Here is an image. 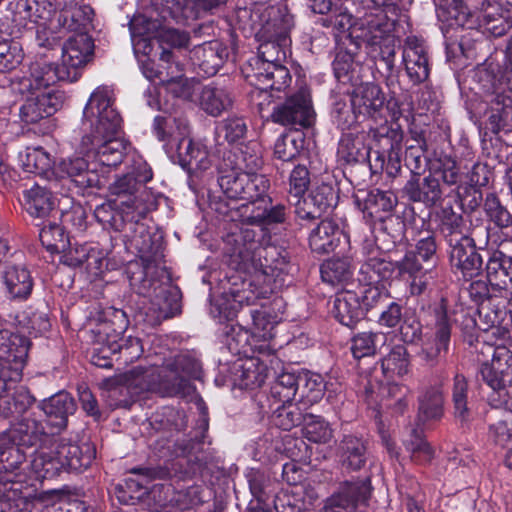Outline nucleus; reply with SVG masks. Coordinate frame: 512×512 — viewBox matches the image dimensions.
<instances>
[{"label": "nucleus", "instance_id": "obj_50", "mask_svg": "<svg viewBox=\"0 0 512 512\" xmlns=\"http://www.w3.org/2000/svg\"><path fill=\"white\" fill-rule=\"evenodd\" d=\"M443 415V394L439 388H431L420 399L419 418L437 420Z\"/></svg>", "mask_w": 512, "mask_h": 512}, {"label": "nucleus", "instance_id": "obj_53", "mask_svg": "<svg viewBox=\"0 0 512 512\" xmlns=\"http://www.w3.org/2000/svg\"><path fill=\"white\" fill-rule=\"evenodd\" d=\"M227 156H230L233 161L229 167L245 174H258L257 171L263 164L260 155L248 147L240 150L239 153H229Z\"/></svg>", "mask_w": 512, "mask_h": 512}, {"label": "nucleus", "instance_id": "obj_16", "mask_svg": "<svg viewBox=\"0 0 512 512\" xmlns=\"http://www.w3.org/2000/svg\"><path fill=\"white\" fill-rule=\"evenodd\" d=\"M154 118L152 131L156 138L164 143L168 154H174L178 145H184L189 138L190 130L184 117L172 114V110Z\"/></svg>", "mask_w": 512, "mask_h": 512}, {"label": "nucleus", "instance_id": "obj_15", "mask_svg": "<svg viewBox=\"0 0 512 512\" xmlns=\"http://www.w3.org/2000/svg\"><path fill=\"white\" fill-rule=\"evenodd\" d=\"M272 120L281 125L310 126L314 120V111L308 89L301 87L283 105L276 107Z\"/></svg>", "mask_w": 512, "mask_h": 512}, {"label": "nucleus", "instance_id": "obj_34", "mask_svg": "<svg viewBox=\"0 0 512 512\" xmlns=\"http://www.w3.org/2000/svg\"><path fill=\"white\" fill-rule=\"evenodd\" d=\"M358 113L362 116H372L384 105L381 88L374 83L361 84L351 94Z\"/></svg>", "mask_w": 512, "mask_h": 512}, {"label": "nucleus", "instance_id": "obj_12", "mask_svg": "<svg viewBox=\"0 0 512 512\" xmlns=\"http://www.w3.org/2000/svg\"><path fill=\"white\" fill-rule=\"evenodd\" d=\"M281 365L280 360L273 355H265L263 358L250 357L238 360L232 367V382L240 389H255L262 384L276 368Z\"/></svg>", "mask_w": 512, "mask_h": 512}, {"label": "nucleus", "instance_id": "obj_26", "mask_svg": "<svg viewBox=\"0 0 512 512\" xmlns=\"http://www.w3.org/2000/svg\"><path fill=\"white\" fill-rule=\"evenodd\" d=\"M174 153L181 167L189 173L204 172L212 165L207 146L202 141H193L188 138L184 145H178Z\"/></svg>", "mask_w": 512, "mask_h": 512}, {"label": "nucleus", "instance_id": "obj_64", "mask_svg": "<svg viewBox=\"0 0 512 512\" xmlns=\"http://www.w3.org/2000/svg\"><path fill=\"white\" fill-rule=\"evenodd\" d=\"M309 172L305 166L298 165L296 166L289 178V193L291 196L301 199V197L307 191L309 185Z\"/></svg>", "mask_w": 512, "mask_h": 512}, {"label": "nucleus", "instance_id": "obj_46", "mask_svg": "<svg viewBox=\"0 0 512 512\" xmlns=\"http://www.w3.org/2000/svg\"><path fill=\"white\" fill-rule=\"evenodd\" d=\"M304 147V136L299 131L280 135L274 144V156L281 161L296 158Z\"/></svg>", "mask_w": 512, "mask_h": 512}, {"label": "nucleus", "instance_id": "obj_32", "mask_svg": "<svg viewBox=\"0 0 512 512\" xmlns=\"http://www.w3.org/2000/svg\"><path fill=\"white\" fill-rule=\"evenodd\" d=\"M487 279L498 290L512 291V259L500 251H495L488 259Z\"/></svg>", "mask_w": 512, "mask_h": 512}, {"label": "nucleus", "instance_id": "obj_40", "mask_svg": "<svg viewBox=\"0 0 512 512\" xmlns=\"http://www.w3.org/2000/svg\"><path fill=\"white\" fill-rule=\"evenodd\" d=\"M24 208L33 217H45L53 209L52 193L38 184L24 191Z\"/></svg>", "mask_w": 512, "mask_h": 512}, {"label": "nucleus", "instance_id": "obj_35", "mask_svg": "<svg viewBox=\"0 0 512 512\" xmlns=\"http://www.w3.org/2000/svg\"><path fill=\"white\" fill-rule=\"evenodd\" d=\"M226 56V49L218 41L205 43L193 51V57L207 76H213L217 73Z\"/></svg>", "mask_w": 512, "mask_h": 512}, {"label": "nucleus", "instance_id": "obj_52", "mask_svg": "<svg viewBox=\"0 0 512 512\" xmlns=\"http://www.w3.org/2000/svg\"><path fill=\"white\" fill-rule=\"evenodd\" d=\"M370 490V481L368 479L346 483L338 495L339 505L349 507L357 502L366 501Z\"/></svg>", "mask_w": 512, "mask_h": 512}, {"label": "nucleus", "instance_id": "obj_62", "mask_svg": "<svg viewBox=\"0 0 512 512\" xmlns=\"http://www.w3.org/2000/svg\"><path fill=\"white\" fill-rule=\"evenodd\" d=\"M43 246L50 252H57L65 247V235L63 229L57 224L45 225L39 233Z\"/></svg>", "mask_w": 512, "mask_h": 512}, {"label": "nucleus", "instance_id": "obj_18", "mask_svg": "<svg viewBox=\"0 0 512 512\" xmlns=\"http://www.w3.org/2000/svg\"><path fill=\"white\" fill-rule=\"evenodd\" d=\"M109 189L112 195L119 198V206L127 217L133 213L142 218L146 216L149 207L144 198L145 191L140 192L142 187L131 174L116 179Z\"/></svg>", "mask_w": 512, "mask_h": 512}, {"label": "nucleus", "instance_id": "obj_58", "mask_svg": "<svg viewBox=\"0 0 512 512\" xmlns=\"http://www.w3.org/2000/svg\"><path fill=\"white\" fill-rule=\"evenodd\" d=\"M23 60V50L17 42H0V72L17 68Z\"/></svg>", "mask_w": 512, "mask_h": 512}, {"label": "nucleus", "instance_id": "obj_48", "mask_svg": "<svg viewBox=\"0 0 512 512\" xmlns=\"http://www.w3.org/2000/svg\"><path fill=\"white\" fill-rule=\"evenodd\" d=\"M439 229L450 245L466 236L463 229V220L460 214L453 211L451 207H445L439 213Z\"/></svg>", "mask_w": 512, "mask_h": 512}, {"label": "nucleus", "instance_id": "obj_45", "mask_svg": "<svg viewBox=\"0 0 512 512\" xmlns=\"http://www.w3.org/2000/svg\"><path fill=\"white\" fill-rule=\"evenodd\" d=\"M231 104V98L224 89L206 86L201 92L200 105L211 116H219Z\"/></svg>", "mask_w": 512, "mask_h": 512}, {"label": "nucleus", "instance_id": "obj_27", "mask_svg": "<svg viewBox=\"0 0 512 512\" xmlns=\"http://www.w3.org/2000/svg\"><path fill=\"white\" fill-rule=\"evenodd\" d=\"M348 244V237L334 221L326 219L321 221L314 228L309 236V245L317 254H328L333 252L340 244L341 239Z\"/></svg>", "mask_w": 512, "mask_h": 512}, {"label": "nucleus", "instance_id": "obj_63", "mask_svg": "<svg viewBox=\"0 0 512 512\" xmlns=\"http://www.w3.org/2000/svg\"><path fill=\"white\" fill-rule=\"evenodd\" d=\"M506 410L510 413L508 418L491 425L489 430V437L495 444L502 447L512 445V412L509 409Z\"/></svg>", "mask_w": 512, "mask_h": 512}, {"label": "nucleus", "instance_id": "obj_9", "mask_svg": "<svg viewBox=\"0 0 512 512\" xmlns=\"http://www.w3.org/2000/svg\"><path fill=\"white\" fill-rule=\"evenodd\" d=\"M492 351L490 362L481 367L483 380L492 389L488 396L494 408L509 409L512 412V352L505 346H487Z\"/></svg>", "mask_w": 512, "mask_h": 512}, {"label": "nucleus", "instance_id": "obj_51", "mask_svg": "<svg viewBox=\"0 0 512 512\" xmlns=\"http://www.w3.org/2000/svg\"><path fill=\"white\" fill-rule=\"evenodd\" d=\"M304 436L314 443H327L332 438V429L329 424L320 416L305 415L303 418Z\"/></svg>", "mask_w": 512, "mask_h": 512}, {"label": "nucleus", "instance_id": "obj_4", "mask_svg": "<svg viewBox=\"0 0 512 512\" xmlns=\"http://www.w3.org/2000/svg\"><path fill=\"white\" fill-rule=\"evenodd\" d=\"M30 340L18 333L0 330V416L17 417L25 414L34 403L26 387L19 386L13 393L12 383L22 377L26 365Z\"/></svg>", "mask_w": 512, "mask_h": 512}, {"label": "nucleus", "instance_id": "obj_10", "mask_svg": "<svg viewBox=\"0 0 512 512\" xmlns=\"http://www.w3.org/2000/svg\"><path fill=\"white\" fill-rule=\"evenodd\" d=\"M230 156H225L219 166L218 183L229 199L251 200L263 195L269 188V180L262 174H245L230 168Z\"/></svg>", "mask_w": 512, "mask_h": 512}, {"label": "nucleus", "instance_id": "obj_8", "mask_svg": "<svg viewBox=\"0 0 512 512\" xmlns=\"http://www.w3.org/2000/svg\"><path fill=\"white\" fill-rule=\"evenodd\" d=\"M478 89L486 93V102L489 103L487 111V129L493 133L512 128V99L504 89V77L500 75V68L493 59H486L478 65L472 75Z\"/></svg>", "mask_w": 512, "mask_h": 512}, {"label": "nucleus", "instance_id": "obj_29", "mask_svg": "<svg viewBox=\"0 0 512 512\" xmlns=\"http://www.w3.org/2000/svg\"><path fill=\"white\" fill-rule=\"evenodd\" d=\"M40 408L52 426L63 429L69 415L76 411V404L69 393L61 391L42 401Z\"/></svg>", "mask_w": 512, "mask_h": 512}, {"label": "nucleus", "instance_id": "obj_33", "mask_svg": "<svg viewBox=\"0 0 512 512\" xmlns=\"http://www.w3.org/2000/svg\"><path fill=\"white\" fill-rule=\"evenodd\" d=\"M158 27L157 22L144 15H137L130 21V34L135 54L146 56L152 51L151 38Z\"/></svg>", "mask_w": 512, "mask_h": 512}, {"label": "nucleus", "instance_id": "obj_42", "mask_svg": "<svg viewBox=\"0 0 512 512\" xmlns=\"http://www.w3.org/2000/svg\"><path fill=\"white\" fill-rule=\"evenodd\" d=\"M320 271L323 281L327 283L332 285L346 283L353 275L351 257L329 259L322 264Z\"/></svg>", "mask_w": 512, "mask_h": 512}, {"label": "nucleus", "instance_id": "obj_44", "mask_svg": "<svg viewBox=\"0 0 512 512\" xmlns=\"http://www.w3.org/2000/svg\"><path fill=\"white\" fill-rule=\"evenodd\" d=\"M342 465L351 470L360 469L366 461V447L364 442L354 436L344 437L341 444Z\"/></svg>", "mask_w": 512, "mask_h": 512}, {"label": "nucleus", "instance_id": "obj_6", "mask_svg": "<svg viewBox=\"0 0 512 512\" xmlns=\"http://www.w3.org/2000/svg\"><path fill=\"white\" fill-rule=\"evenodd\" d=\"M397 18V7L373 8L360 17L353 28L355 38L366 43L367 54L375 61H382L388 72L394 68Z\"/></svg>", "mask_w": 512, "mask_h": 512}, {"label": "nucleus", "instance_id": "obj_13", "mask_svg": "<svg viewBox=\"0 0 512 512\" xmlns=\"http://www.w3.org/2000/svg\"><path fill=\"white\" fill-rule=\"evenodd\" d=\"M94 50L92 38L86 33H78L67 39L62 47L61 76L67 82H75L81 69L91 59Z\"/></svg>", "mask_w": 512, "mask_h": 512}, {"label": "nucleus", "instance_id": "obj_5", "mask_svg": "<svg viewBox=\"0 0 512 512\" xmlns=\"http://www.w3.org/2000/svg\"><path fill=\"white\" fill-rule=\"evenodd\" d=\"M293 25L292 16L283 15L281 23H268L264 27V33L270 32V27H275V31L269 36L270 39L260 43L258 55L248 61V66L244 69L245 77L248 82L263 83L260 90H256L254 96H268L265 89L267 87L285 89L291 82V75L287 67L283 64L286 61L288 45L290 43L289 31Z\"/></svg>", "mask_w": 512, "mask_h": 512}, {"label": "nucleus", "instance_id": "obj_55", "mask_svg": "<svg viewBox=\"0 0 512 512\" xmlns=\"http://www.w3.org/2000/svg\"><path fill=\"white\" fill-rule=\"evenodd\" d=\"M396 203V196L392 192L374 189L367 194L363 209L370 215H373L380 211H391Z\"/></svg>", "mask_w": 512, "mask_h": 512}, {"label": "nucleus", "instance_id": "obj_7", "mask_svg": "<svg viewBox=\"0 0 512 512\" xmlns=\"http://www.w3.org/2000/svg\"><path fill=\"white\" fill-rule=\"evenodd\" d=\"M381 367L387 380L407 374L409 361L405 347L402 345L393 347L382 359ZM408 394L409 389L404 385L389 381L385 385L378 382L374 384L369 381L365 387L364 400L371 408H392L397 413H402L407 407Z\"/></svg>", "mask_w": 512, "mask_h": 512}, {"label": "nucleus", "instance_id": "obj_43", "mask_svg": "<svg viewBox=\"0 0 512 512\" xmlns=\"http://www.w3.org/2000/svg\"><path fill=\"white\" fill-rule=\"evenodd\" d=\"M299 391L298 374L282 372L271 386V399L276 403L292 402Z\"/></svg>", "mask_w": 512, "mask_h": 512}, {"label": "nucleus", "instance_id": "obj_20", "mask_svg": "<svg viewBox=\"0 0 512 512\" xmlns=\"http://www.w3.org/2000/svg\"><path fill=\"white\" fill-rule=\"evenodd\" d=\"M142 217L135 213L131 214L130 220H135L130 224L131 235L128 236V242L131 248L135 249L143 262L150 264L157 262L162 258L161 242L159 238L152 236L148 227L139 222Z\"/></svg>", "mask_w": 512, "mask_h": 512}, {"label": "nucleus", "instance_id": "obj_28", "mask_svg": "<svg viewBox=\"0 0 512 512\" xmlns=\"http://www.w3.org/2000/svg\"><path fill=\"white\" fill-rule=\"evenodd\" d=\"M163 11L177 21L198 18L201 13L218 8L225 0H160Z\"/></svg>", "mask_w": 512, "mask_h": 512}, {"label": "nucleus", "instance_id": "obj_36", "mask_svg": "<svg viewBox=\"0 0 512 512\" xmlns=\"http://www.w3.org/2000/svg\"><path fill=\"white\" fill-rule=\"evenodd\" d=\"M404 191L412 201L428 204H434L442 196L439 180L432 175L425 177L422 183L419 176L413 177L406 183Z\"/></svg>", "mask_w": 512, "mask_h": 512}, {"label": "nucleus", "instance_id": "obj_41", "mask_svg": "<svg viewBox=\"0 0 512 512\" xmlns=\"http://www.w3.org/2000/svg\"><path fill=\"white\" fill-rule=\"evenodd\" d=\"M333 122L341 130L352 128L361 116L351 95L336 97L331 112Z\"/></svg>", "mask_w": 512, "mask_h": 512}, {"label": "nucleus", "instance_id": "obj_61", "mask_svg": "<svg viewBox=\"0 0 512 512\" xmlns=\"http://www.w3.org/2000/svg\"><path fill=\"white\" fill-rule=\"evenodd\" d=\"M147 56L148 55H143V59H139L141 71L144 77L148 79L150 82H155L156 80H158V85H160L165 78L166 68L171 64V53L169 51L162 52L160 60L167 64V66L162 67V69H160V65L156 64Z\"/></svg>", "mask_w": 512, "mask_h": 512}, {"label": "nucleus", "instance_id": "obj_38", "mask_svg": "<svg viewBox=\"0 0 512 512\" xmlns=\"http://www.w3.org/2000/svg\"><path fill=\"white\" fill-rule=\"evenodd\" d=\"M299 402L312 405L322 399L324 392L329 391L333 385L331 381H324L322 376L312 372L298 374Z\"/></svg>", "mask_w": 512, "mask_h": 512}, {"label": "nucleus", "instance_id": "obj_11", "mask_svg": "<svg viewBox=\"0 0 512 512\" xmlns=\"http://www.w3.org/2000/svg\"><path fill=\"white\" fill-rule=\"evenodd\" d=\"M171 94L172 99H187L191 96L192 85L189 80L178 71V66L170 64L166 68L165 78L160 85H151L144 93L149 107L154 110L169 112L176 103L169 99L161 100L162 93Z\"/></svg>", "mask_w": 512, "mask_h": 512}, {"label": "nucleus", "instance_id": "obj_54", "mask_svg": "<svg viewBox=\"0 0 512 512\" xmlns=\"http://www.w3.org/2000/svg\"><path fill=\"white\" fill-rule=\"evenodd\" d=\"M44 501L47 504L59 503V509L65 512H91L84 501L71 497L64 490L44 491Z\"/></svg>", "mask_w": 512, "mask_h": 512}, {"label": "nucleus", "instance_id": "obj_23", "mask_svg": "<svg viewBox=\"0 0 512 512\" xmlns=\"http://www.w3.org/2000/svg\"><path fill=\"white\" fill-rule=\"evenodd\" d=\"M61 67H54L46 61H36L29 67V74L19 81V91H32L43 93L49 91V87L57 81H65L61 74Z\"/></svg>", "mask_w": 512, "mask_h": 512}, {"label": "nucleus", "instance_id": "obj_56", "mask_svg": "<svg viewBox=\"0 0 512 512\" xmlns=\"http://www.w3.org/2000/svg\"><path fill=\"white\" fill-rule=\"evenodd\" d=\"M403 443L407 451L411 453L412 460L424 463L432 459L433 450L418 430L413 429L409 438L405 439Z\"/></svg>", "mask_w": 512, "mask_h": 512}, {"label": "nucleus", "instance_id": "obj_37", "mask_svg": "<svg viewBox=\"0 0 512 512\" xmlns=\"http://www.w3.org/2000/svg\"><path fill=\"white\" fill-rule=\"evenodd\" d=\"M372 154L377 155V160L380 161V167L384 168V157L377 151L368 149L361 138L354 137L351 134H344L339 141L338 155L348 163L364 161L367 158L370 159Z\"/></svg>", "mask_w": 512, "mask_h": 512}, {"label": "nucleus", "instance_id": "obj_3", "mask_svg": "<svg viewBox=\"0 0 512 512\" xmlns=\"http://www.w3.org/2000/svg\"><path fill=\"white\" fill-rule=\"evenodd\" d=\"M254 245L250 243L232 256L237 275L231 277L228 294L239 305L266 297L277 284H283L282 276L289 271V264L284 257H279L276 248Z\"/></svg>", "mask_w": 512, "mask_h": 512}, {"label": "nucleus", "instance_id": "obj_25", "mask_svg": "<svg viewBox=\"0 0 512 512\" xmlns=\"http://www.w3.org/2000/svg\"><path fill=\"white\" fill-rule=\"evenodd\" d=\"M452 247L450 260L452 266L459 269L464 278L476 276L482 266V260L477 253L473 241L467 236H461V239L455 241Z\"/></svg>", "mask_w": 512, "mask_h": 512}, {"label": "nucleus", "instance_id": "obj_59", "mask_svg": "<svg viewBox=\"0 0 512 512\" xmlns=\"http://www.w3.org/2000/svg\"><path fill=\"white\" fill-rule=\"evenodd\" d=\"M468 383L463 375L457 374L454 378L452 389V399L455 409V416L461 420L468 417L469 409L467 406Z\"/></svg>", "mask_w": 512, "mask_h": 512}, {"label": "nucleus", "instance_id": "obj_47", "mask_svg": "<svg viewBox=\"0 0 512 512\" xmlns=\"http://www.w3.org/2000/svg\"><path fill=\"white\" fill-rule=\"evenodd\" d=\"M273 413L271 415V422L283 430H290L301 423L304 416L300 408L292 402L283 404L272 402Z\"/></svg>", "mask_w": 512, "mask_h": 512}, {"label": "nucleus", "instance_id": "obj_21", "mask_svg": "<svg viewBox=\"0 0 512 512\" xmlns=\"http://www.w3.org/2000/svg\"><path fill=\"white\" fill-rule=\"evenodd\" d=\"M337 203V196L330 184L322 183L312 189L307 198L295 202V212L301 219H315Z\"/></svg>", "mask_w": 512, "mask_h": 512}, {"label": "nucleus", "instance_id": "obj_49", "mask_svg": "<svg viewBox=\"0 0 512 512\" xmlns=\"http://www.w3.org/2000/svg\"><path fill=\"white\" fill-rule=\"evenodd\" d=\"M244 201L241 206L233 208L238 210L241 220L252 225H262L266 206L270 204V198L264 193L259 197Z\"/></svg>", "mask_w": 512, "mask_h": 512}, {"label": "nucleus", "instance_id": "obj_19", "mask_svg": "<svg viewBox=\"0 0 512 512\" xmlns=\"http://www.w3.org/2000/svg\"><path fill=\"white\" fill-rule=\"evenodd\" d=\"M482 2V8H484ZM476 8L473 0L469 4L464 3L462 0H451L446 4H440L437 9L438 18L447 24L449 27H466L468 29H475L482 27L481 12L483 9L471 10Z\"/></svg>", "mask_w": 512, "mask_h": 512}, {"label": "nucleus", "instance_id": "obj_24", "mask_svg": "<svg viewBox=\"0 0 512 512\" xmlns=\"http://www.w3.org/2000/svg\"><path fill=\"white\" fill-rule=\"evenodd\" d=\"M274 329L275 322H252L249 328L236 324L231 328L232 334L227 337L235 341L239 349L250 346L262 350L267 347L265 343L274 337Z\"/></svg>", "mask_w": 512, "mask_h": 512}, {"label": "nucleus", "instance_id": "obj_1", "mask_svg": "<svg viewBox=\"0 0 512 512\" xmlns=\"http://www.w3.org/2000/svg\"><path fill=\"white\" fill-rule=\"evenodd\" d=\"M113 91L107 86L97 87L83 111L82 137L79 156L62 159L56 164L55 178H68L80 189L100 187L101 178L112 167L122 162L127 149L118 137L121 116L113 105Z\"/></svg>", "mask_w": 512, "mask_h": 512}, {"label": "nucleus", "instance_id": "obj_22", "mask_svg": "<svg viewBox=\"0 0 512 512\" xmlns=\"http://www.w3.org/2000/svg\"><path fill=\"white\" fill-rule=\"evenodd\" d=\"M403 63L410 80L415 83L425 81L429 76V63L426 48L416 36L406 38L403 47Z\"/></svg>", "mask_w": 512, "mask_h": 512}, {"label": "nucleus", "instance_id": "obj_57", "mask_svg": "<svg viewBox=\"0 0 512 512\" xmlns=\"http://www.w3.org/2000/svg\"><path fill=\"white\" fill-rule=\"evenodd\" d=\"M379 342H384V335L372 333H360L352 340L351 351L356 359L371 356L376 351Z\"/></svg>", "mask_w": 512, "mask_h": 512}, {"label": "nucleus", "instance_id": "obj_30", "mask_svg": "<svg viewBox=\"0 0 512 512\" xmlns=\"http://www.w3.org/2000/svg\"><path fill=\"white\" fill-rule=\"evenodd\" d=\"M19 161L24 171L37 174L47 179L54 176L56 163L54 158L41 146L27 147L19 154Z\"/></svg>", "mask_w": 512, "mask_h": 512}, {"label": "nucleus", "instance_id": "obj_31", "mask_svg": "<svg viewBox=\"0 0 512 512\" xmlns=\"http://www.w3.org/2000/svg\"><path fill=\"white\" fill-rule=\"evenodd\" d=\"M151 313L154 320H166L180 316L182 311L181 293L177 287L162 288L152 301Z\"/></svg>", "mask_w": 512, "mask_h": 512}, {"label": "nucleus", "instance_id": "obj_39", "mask_svg": "<svg viewBox=\"0 0 512 512\" xmlns=\"http://www.w3.org/2000/svg\"><path fill=\"white\" fill-rule=\"evenodd\" d=\"M4 284L10 297L26 299L33 287L29 271L22 266H8L4 272Z\"/></svg>", "mask_w": 512, "mask_h": 512}, {"label": "nucleus", "instance_id": "obj_17", "mask_svg": "<svg viewBox=\"0 0 512 512\" xmlns=\"http://www.w3.org/2000/svg\"><path fill=\"white\" fill-rule=\"evenodd\" d=\"M25 93L29 95L21 105L19 115L21 120L27 124L50 117L64 102V94L58 90H49L43 93L25 91Z\"/></svg>", "mask_w": 512, "mask_h": 512}, {"label": "nucleus", "instance_id": "obj_14", "mask_svg": "<svg viewBox=\"0 0 512 512\" xmlns=\"http://www.w3.org/2000/svg\"><path fill=\"white\" fill-rule=\"evenodd\" d=\"M396 271V265L378 257L368 258L360 267L358 282L364 287L366 299H376L387 292Z\"/></svg>", "mask_w": 512, "mask_h": 512}, {"label": "nucleus", "instance_id": "obj_2", "mask_svg": "<svg viewBox=\"0 0 512 512\" xmlns=\"http://www.w3.org/2000/svg\"><path fill=\"white\" fill-rule=\"evenodd\" d=\"M23 416L8 430L0 433V474H5L0 482L24 481L20 473H16L25 459L21 446L40 444L32 454L30 463L23 468L29 469L30 479L51 478L63 470L81 471L91 465L96 455L93 445H77L64 439L50 438L41 423Z\"/></svg>", "mask_w": 512, "mask_h": 512}, {"label": "nucleus", "instance_id": "obj_60", "mask_svg": "<svg viewBox=\"0 0 512 512\" xmlns=\"http://www.w3.org/2000/svg\"><path fill=\"white\" fill-rule=\"evenodd\" d=\"M247 131L245 121L236 116L228 117L224 121L218 123L216 132L219 137H223L230 143L241 139Z\"/></svg>", "mask_w": 512, "mask_h": 512}]
</instances>
